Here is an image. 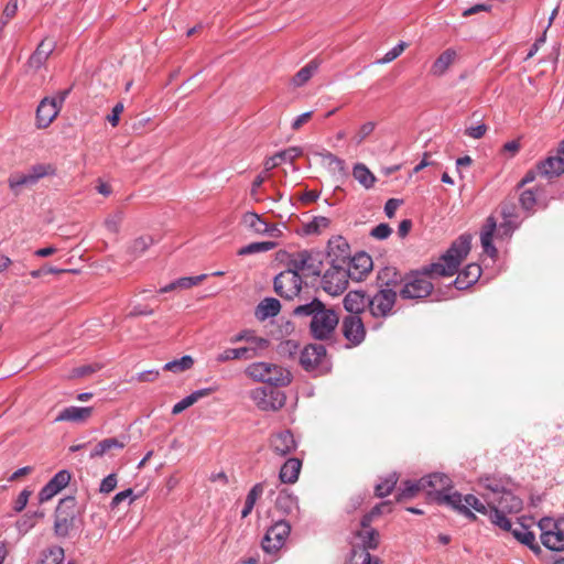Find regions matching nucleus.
Instances as JSON below:
<instances>
[{
	"label": "nucleus",
	"mask_w": 564,
	"mask_h": 564,
	"mask_svg": "<svg viewBox=\"0 0 564 564\" xmlns=\"http://www.w3.org/2000/svg\"><path fill=\"white\" fill-rule=\"evenodd\" d=\"M421 485H424L427 495H435L436 500L453 487L452 479L443 473H432L422 477Z\"/></svg>",
	"instance_id": "dca6fc26"
},
{
	"label": "nucleus",
	"mask_w": 564,
	"mask_h": 564,
	"mask_svg": "<svg viewBox=\"0 0 564 564\" xmlns=\"http://www.w3.org/2000/svg\"><path fill=\"white\" fill-rule=\"evenodd\" d=\"M538 173L547 178L557 177L564 173V160L560 156H549L536 165Z\"/></svg>",
	"instance_id": "c85d7f7f"
},
{
	"label": "nucleus",
	"mask_w": 564,
	"mask_h": 564,
	"mask_svg": "<svg viewBox=\"0 0 564 564\" xmlns=\"http://www.w3.org/2000/svg\"><path fill=\"white\" fill-rule=\"evenodd\" d=\"M392 232L391 227L388 224H379L376 226L371 231L370 236L378 239V240H384L387 239Z\"/></svg>",
	"instance_id": "e2e57ef3"
},
{
	"label": "nucleus",
	"mask_w": 564,
	"mask_h": 564,
	"mask_svg": "<svg viewBox=\"0 0 564 564\" xmlns=\"http://www.w3.org/2000/svg\"><path fill=\"white\" fill-rule=\"evenodd\" d=\"M206 276V274H199L196 276H183L175 280L176 286L177 289H191L192 286H195L204 281Z\"/></svg>",
	"instance_id": "052dcab7"
},
{
	"label": "nucleus",
	"mask_w": 564,
	"mask_h": 564,
	"mask_svg": "<svg viewBox=\"0 0 564 564\" xmlns=\"http://www.w3.org/2000/svg\"><path fill=\"white\" fill-rule=\"evenodd\" d=\"M194 360L191 356L185 355L182 356L180 359H174L172 361H169L164 365L163 369L166 371H171L174 373H180L185 370H188L193 367Z\"/></svg>",
	"instance_id": "3c124183"
},
{
	"label": "nucleus",
	"mask_w": 564,
	"mask_h": 564,
	"mask_svg": "<svg viewBox=\"0 0 564 564\" xmlns=\"http://www.w3.org/2000/svg\"><path fill=\"white\" fill-rule=\"evenodd\" d=\"M44 517L42 510L29 511L24 513L15 523L17 530L20 534H26L36 524L37 519Z\"/></svg>",
	"instance_id": "79ce46f5"
},
{
	"label": "nucleus",
	"mask_w": 564,
	"mask_h": 564,
	"mask_svg": "<svg viewBox=\"0 0 564 564\" xmlns=\"http://www.w3.org/2000/svg\"><path fill=\"white\" fill-rule=\"evenodd\" d=\"M276 247V242L274 241H259V242H251L247 246L241 247L238 250L239 256H249L254 253H261L267 252Z\"/></svg>",
	"instance_id": "49530a36"
},
{
	"label": "nucleus",
	"mask_w": 564,
	"mask_h": 564,
	"mask_svg": "<svg viewBox=\"0 0 564 564\" xmlns=\"http://www.w3.org/2000/svg\"><path fill=\"white\" fill-rule=\"evenodd\" d=\"M291 525L284 520L276 521L265 532L261 546L268 554H275L285 543Z\"/></svg>",
	"instance_id": "9b49d317"
},
{
	"label": "nucleus",
	"mask_w": 564,
	"mask_h": 564,
	"mask_svg": "<svg viewBox=\"0 0 564 564\" xmlns=\"http://www.w3.org/2000/svg\"><path fill=\"white\" fill-rule=\"evenodd\" d=\"M379 290L372 297H369L368 307L373 317H387L391 314L397 300V291L389 288Z\"/></svg>",
	"instance_id": "ddd939ff"
},
{
	"label": "nucleus",
	"mask_w": 564,
	"mask_h": 564,
	"mask_svg": "<svg viewBox=\"0 0 564 564\" xmlns=\"http://www.w3.org/2000/svg\"><path fill=\"white\" fill-rule=\"evenodd\" d=\"M326 358V348L322 344H310L301 351L300 364L307 371L315 376L322 375L321 366Z\"/></svg>",
	"instance_id": "2eb2a0df"
},
{
	"label": "nucleus",
	"mask_w": 564,
	"mask_h": 564,
	"mask_svg": "<svg viewBox=\"0 0 564 564\" xmlns=\"http://www.w3.org/2000/svg\"><path fill=\"white\" fill-rule=\"evenodd\" d=\"M54 175H56V167L53 164H35L26 174L10 176L8 184L13 192H17L21 186H32L41 178Z\"/></svg>",
	"instance_id": "9d476101"
},
{
	"label": "nucleus",
	"mask_w": 564,
	"mask_h": 564,
	"mask_svg": "<svg viewBox=\"0 0 564 564\" xmlns=\"http://www.w3.org/2000/svg\"><path fill=\"white\" fill-rule=\"evenodd\" d=\"M425 490L424 485H421V479L417 481L406 480L399 488L397 495L398 500L410 499L414 497L419 491Z\"/></svg>",
	"instance_id": "09e8293b"
},
{
	"label": "nucleus",
	"mask_w": 564,
	"mask_h": 564,
	"mask_svg": "<svg viewBox=\"0 0 564 564\" xmlns=\"http://www.w3.org/2000/svg\"><path fill=\"white\" fill-rule=\"evenodd\" d=\"M352 176L366 189L372 188L377 181L375 174L364 163H356L354 165Z\"/></svg>",
	"instance_id": "58836bf2"
},
{
	"label": "nucleus",
	"mask_w": 564,
	"mask_h": 564,
	"mask_svg": "<svg viewBox=\"0 0 564 564\" xmlns=\"http://www.w3.org/2000/svg\"><path fill=\"white\" fill-rule=\"evenodd\" d=\"M299 348H300V346L296 340L286 339V340L281 341L276 346V354L280 358L293 359L296 356Z\"/></svg>",
	"instance_id": "864d4df0"
},
{
	"label": "nucleus",
	"mask_w": 564,
	"mask_h": 564,
	"mask_svg": "<svg viewBox=\"0 0 564 564\" xmlns=\"http://www.w3.org/2000/svg\"><path fill=\"white\" fill-rule=\"evenodd\" d=\"M302 462L299 458H289L281 467L279 478L284 484H294L299 479Z\"/></svg>",
	"instance_id": "e433bc0d"
},
{
	"label": "nucleus",
	"mask_w": 564,
	"mask_h": 564,
	"mask_svg": "<svg viewBox=\"0 0 564 564\" xmlns=\"http://www.w3.org/2000/svg\"><path fill=\"white\" fill-rule=\"evenodd\" d=\"M56 43L53 39H44L37 45L35 52L29 58V65L33 68H40L44 65L48 56L55 50Z\"/></svg>",
	"instance_id": "2f4dec72"
},
{
	"label": "nucleus",
	"mask_w": 564,
	"mask_h": 564,
	"mask_svg": "<svg viewBox=\"0 0 564 564\" xmlns=\"http://www.w3.org/2000/svg\"><path fill=\"white\" fill-rule=\"evenodd\" d=\"M123 219L122 213H116L115 215L109 216L105 220V226L111 232H117L119 230L120 224Z\"/></svg>",
	"instance_id": "69168bd1"
},
{
	"label": "nucleus",
	"mask_w": 564,
	"mask_h": 564,
	"mask_svg": "<svg viewBox=\"0 0 564 564\" xmlns=\"http://www.w3.org/2000/svg\"><path fill=\"white\" fill-rule=\"evenodd\" d=\"M242 224L258 235L271 234V225L253 212H247L242 216Z\"/></svg>",
	"instance_id": "4c0bfd02"
},
{
	"label": "nucleus",
	"mask_w": 564,
	"mask_h": 564,
	"mask_svg": "<svg viewBox=\"0 0 564 564\" xmlns=\"http://www.w3.org/2000/svg\"><path fill=\"white\" fill-rule=\"evenodd\" d=\"M270 448L279 456H286L294 452L297 443L291 431L284 430L272 434L269 442Z\"/></svg>",
	"instance_id": "6ab92c4d"
},
{
	"label": "nucleus",
	"mask_w": 564,
	"mask_h": 564,
	"mask_svg": "<svg viewBox=\"0 0 564 564\" xmlns=\"http://www.w3.org/2000/svg\"><path fill=\"white\" fill-rule=\"evenodd\" d=\"M350 267L359 270L358 274L361 278L372 269V260L366 252H360L350 260Z\"/></svg>",
	"instance_id": "8fccbe9b"
},
{
	"label": "nucleus",
	"mask_w": 564,
	"mask_h": 564,
	"mask_svg": "<svg viewBox=\"0 0 564 564\" xmlns=\"http://www.w3.org/2000/svg\"><path fill=\"white\" fill-rule=\"evenodd\" d=\"M129 437L127 435H121L120 437L104 438L94 446L89 454V458L95 459L97 457H102L111 449H122L127 445Z\"/></svg>",
	"instance_id": "b1692460"
},
{
	"label": "nucleus",
	"mask_w": 564,
	"mask_h": 564,
	"mask_svg": "<svg viewBox=\"0 0 564 564\" xmlns=\"http://www.w3.org/2000/svg\"><path fill=\"white\" fill-rule=\"evenodd\" d=\"M398 482L397 473H391L387 477L380 479L375 486L376 496L383 498L391 494Z\"/></svg>",
	"instance_id": "a18cd8bd"
},
{
	"label": "nucleus",
	"mask_w": 564,
	"mask_h": 564,
	"mask_svg": "<svg viewBox=\"0 0 564 564\" xmlns=\"http://www.w3.org/2000/svg\"><path fill=\"white\" fill-rule=\"evenodd\" d=\"M509 532H511L517 541L528 546L534 554L539 555L542 552L541 546L535 540L534 532L530 531L529 527L523 522H517Z\"/></svg>",
	"instance_id": "4be33fe9"
},
{
	"label": "nucleus",
	"mask_w": 564,
	"mask_h": 564,
	"mask_svg": "<svg viewBox=\"0 0 564 564\" xmlns=\"http://www.w3.org/2000/svg\"><path fill=\"white\" fill-rule=\"evenodd\" d=\"M64 549L58 545H54L42 552L37 564H64Z\"/></svg>",
	"instance_id": "37998d69"
},
{
	"label": "nucleus",
	"mask_w": 564,
	"mask_h": 564,
	"mask_svg": "<svg viewBox=\"0 0 564 564\" xmlns=\"http://www.w3.org/2000/svg\"><path fill=\"white\" fill-rule=\"evenodd\" d=\"M497 228V223L492 216L488 217L485 226L480 232V241L484 249V252L488 254L490 258H496L498 250L492 242L494 232Z\"/></svg>",
	"instance_id": "7c9ffc66"
},
{
	"label": "nucleus",
	"mask_w": 564,
	"mask_h": 564,
	"mask_svg": "<svg viewBox=\"0 0 564 564\" xmlns=\"http://www.w3.org/2000/svg\"><path fill=\"white\" fill-rule=\"evenodd\" d=\"M471 247L469 235H462L454 240L451 247L443 253L437 262L429 264V271H434L436 276H452L458 272L463 260L467 257Z\"/></svg>",
	"instance_id": "7ed1b4c3"
},
{
	"label": "nucleus",
	"mask_w": 564,
	"mask_h": 564,
	"mask_svg": "<svg viewBox=\"0 0 564 564\" xmlns=\"http://www.w3.org/2000/svg\"><path fill=\"white\" fill-rule=\"evenodd\" d=\"M372 520L373 517L369 512L362 517L360 521L361 528L355 534V542L365 543L368 547L377 549L379 533L376 529L371 528Z\"/></svg>",
	"instance_id": "aec40b11"
},
{
	"label": "nucleus",
	"mask_w": 564,
	"mask_h": 564,
	"mask_svg": "<svg viewBox=\"0 0 564 564\" xmlns=\"http://www.w3.org/2000/svg\"><path fill=\"white\" fill-rule=\"evenodd\" d=\"M75 498L69 496L62 499L56 508V517L54 522V533L59 538L68 535L74 525V508Z\"/></svg>",
	"instance_id": "f8f14e48"
},
{
	"label": "nucleus",
	"mask_w": 564,
	"mask_h": 564,
	"mask_svg": "<svg viewBox=\"0 0 564 564\" xmlns=\"http://www.w3.org/2000/svg\"><path fill=\"white\" fill-rule=\"evenodd\" d=\"M520 205L525 210H531L536 203V197L533 191H523L520 195Z\"/></svg>",
	"instance_id": "680f3d73"
},
{
	"label": "nucleus",
	"mask_w": 564,
	"mask_h": 564,
	"mask_svg": "<svg viewBox=\"0 0 564 564\" xmlns=\"http://www.w3.org/2000/svg\"><path fill=\"white\" fill-rule=\"evenodd\" d=\"M481 275V268L477 263H469L462 271L458 272V275L453 281V285L457 290H466L467 288L475 284Z\"/></svg>",
	"instance_id": "5701e85b"
},
{
	"label": "nucleus",
	"mask_w": 564,
	"mask_h": 564,
	"mask_svg": "<svg viewBox=\"0 0 564 564\" xmlns=\"http://www.w3.org/2000/svg\"><path fill=\"white\" fill-rule=\"evenodd\" d=\"M478 486L484 489L480 492L487 505L501 506L508 512H519L522 509V500L514 495L513 480L500 474L484 475L478 479Z\"/></svg>",
	"instance_id": "f03ea898"
},
{
	"label": "nucleus",
	"mask_w": 564,
	"mask_h": 564,
	"mask_svg": "<svg viewBox=\"0 0 564 564\" xmlns=\"http://www.w3.org/2000/svg\"><path fill=\"white\" fill-rule=\"evenodd\" d=\"M538 528L544 547L553 552L564 551V517H543L539 520Z\"/></svg>",
	"instance_id": "0eeeda50"
},
{
	"label": "nucleus",
	"mask_w": 564,
	"mask_h": 564,
	"mask_svg": "<svg viewBox=\"0 0 564 564\" xmlns=\"http://www.w3.org/2000/svg\"><path fill=\"white\" fill-rule=\"evenodd\" d=\"M341 329L344 337L352 345H359L366 336L364 323L358 315H349L343 319Z\"/></svg>",
	"instance_id": "a211bd4d"
},
{
	"label": "nucleus",
	"mask_w": 564,
	"mask_h": 564,
	"mask_svg": "<svg viewBox=\"0 0 564 564\" xmlns=\"http://www.w3.org/2000/svg\"><path fill=\"white\" fill-rule=\"evenodd\" d=\"M464 502L470 510L474 509L475 511L481 514H488V512L490 511V508L488 507L487 502L484 503L482 501H480L479 498L471 494L464 496Z\"/></svg>",
	"instance_id": "6e6d98bb"
},
{
	"label": "nucleus",
	"mask_w": 564,
	"mask_h": 564,
	"mask_svg": "<svg viewBox=\"0 0 564 564\" xmlns=\"http://www.w3.org/2000/svg\"><path fill=\"white\" fill-rule=\"evenodd\" d=\"M303 279L293 268L286 265V269L275 275L273 280L274 292L285 300L300 297Z\"/></svg>",
	"instance_id": "6e6552de"
},
{
	"label": "nucleus",
	"mask_w": 564,
	"mask_h": 564,
	"mask_svg": "<svg viewBox=\"0 0 564 564\" xmlns=\"http://www.w3.org/2000/svg\"><path fill=\"white\" fill-rule=\"evenodd\" d=\"M72 475L68 470L62 469L56 473L53 478L39 492L41 503L48 501L61 490H63L70 481Z\"/></svg>",
	"instance_id": "f3484780"
},
{
	"label": "nucleus",
	"mask_w": 564,
	"mask_h": 564,
	"mask_svg": "<svg viewBox=\"0 0 564 564\" xmlns=\"http://www.w3.org/2000/svg\"><path fill=\"white\" fill-rule=\"evenodd\" d=\"M31 496V491L24 489L22 490L18 498L14 501L13 509L15 512H21L28 505L29 498Z\"/></svg>",
	"instance_id": "774afa93"
},
{
	"label": "nucleus",
	"mask_w": 564,
	"mask_h": 564,
	"mask_svg": "<svg viewBox=\"0 0 564 564\" xmlns=\"http://www.w3.org/2000/svg\"><path fill=\"white\" fill-rule=\"evenodd\" d=\"M292 315L301 319L308 318L310 335L319 341L333 339L339 324L338 313L317 297L296 305L292 310Z\"/></svg>",
	"instance_id": "f257e3e1"
},
{
	"label": "nucleus",
	"mask_w": 564,
	"mask_h": 564,
	"mask_svg": "<svg viewBox=\"0 0 564 564\" xmlns=\"http://www.w3.org/2000/svg\"><path fill=\"white\" fill-rule=\"evenodd\" d=\"M430 276H436L434 271H429V264L420 270L412 271L406 274L399 290V295L403 300H421L427 297L433 291V284Z\"/></svg>",
	"instance_id": "20e7f679"
},
{
	"label": "nucleus",
	"mask_w": 564,
	"mask_h": 564,
	"mask_svg": "<svg viewBox=\"0 0 564 564\" xmlns=\"http://www.w3.org/2000/svg\"><path fill=\"white\" fill-rule=\"evenodd\" d=\"M61 108L56 99L45 97L36 109V123L39 128H46L58 115Z\"/></svg>",
	"instance_id": "412c9836"
},
{
	"label": "nucleus",
	"mask_w": 564,
	"mask_h": 564,
	"mask_svg": "<svg viewBox=\"0 0 564 564\" xmlns=\"http://www.w3.org/2000/svg\"><path fill=\"white\" fill-rule=\"evenodd\" d=\"M490 511L488 512L490 521L505 531H510L512 528L511 521L507 518L508 510L501 508V506L489 505Z\"/></svg>",
	"instance_id": "a19ab883"
},
{
	"label": "nucleus",
	"mask_w": 564,
	"mask_h": 564,
	"mask_svg": "<svg viewBox=\"0 0 564 564\" xmlns=\"http://www.w3.org/2000/svg\"><path fill=\"white\" fill-rule=\"evenodd\" d=\"M153 239L150 236H142L133 240L130 246V250L133 254L139 256L143 253L151 245Z\"/></svg>",
	"instance_id": "13d9d810"
},
{
	"label": "nucleus",
	"mask_w": 564,
	"mask_h": 564,
	"mask_svg": "<svg viewBox=\"0 0 564 564\" xmlns=\"http://www.w3.org/2000/svg\"><path fill=\"white\" fill-rule=\"evenodd\" d=\"M259 352H254L253 348H247V347H239V348H227L223 352H220L216 360L218 362H226L229 360L235 359H253L256 357H259Z\"/></svg>",
	"instance_id": "c9c22d12"
},
{
	"label": "nucleus",
	"mask_w": 564,
	"mask_h": 564,
	"mask_svg": "<svg viewBox=\"0 0 564 564\" xmlns=\"http://www.w3.org/2000/svg\"><path fill=\"white\" fill-rule=\"evenodd\" d=\"M369 296L362 291H349L343 301L344 308L351 313V315H358L365 311L368 306Z\"/></svg>",
	"instance_id": "a878e982"
},
{
	"label": "nucleus",
	"mask_w": 564,
	"mask_h": 564,
	"mask_svg": "<svg viewBox=\"0 0 564 564\" xmlns=\"http://www.w3.org/2000/svg\"><path fill=\"white\" fill-rule=\"evenodd\" d=\"M351 274L350 269L332 264L322 275L321 286L327 294L337 296L347 289Z\"/></svg>",
	"instance_id": "1a4fd4ad"
},
{
	"label": "nucleus",
	"mask_w": 564,
	"mask_h": 564,
	"mask_svg": "<svg viewBox=\"0 0 564 564\" xmlns=\"http://www.w3.org/2000/svg\"><path fill=\"white\" fill-rule=\"evenodd\" d=\"M212 392V389L204 388L196 390L192 392L191 394L183 398L181 401L175 403L172 408V414L177 415L182 413L187 408L192 406L194 403H196L199 399L208 395Z\"/></svg>",
	"instance_id": "ea45409f"
},
{
	"label": "nucleus",
	"mask_w": 564,
	"mask_h": 564,
	"mask_svg": "<svg viewBox=\"0 0 564 564\" xmlns=\"http://www.w3.org/2000/svg\"><path fill=\"white\" fill-rule=\"evenodd\" d=\"M278 387L260 388L253 391L252 399L263 411H276L284 406L286 397Z\"/></svg>",
	"instance_id": "4468645a"
},
{
	"label": "nucleus",
	"mask_w": 564,
	"mask_h": 564,
	"mask_svg": "<svg viewBox=\"0 0 564 564\" xmlns=\"http://www.w3.org/2000/svg\"><path fill=\"white\" fill-rule=\"evenodd\" d=\"M248 377L258 382H265L270 387H285L291 380V372L281 367L269 362H253L246 369Z\"/></svg>",
	"instance_id": "39448f33"
},
{
	"label": "nucleus",
	"mask_w": 564,
	"mask_h": 564,
	"mask_svg": "<svg viewBox=\"0 0 564 564\" xmlns=\"http://www.w3.org/2000/svg\"><path fill=\"white\" fill-rule=\"evenodd\" d=\"M93 413L91 406H67L55 417V422H85Z\"/></svg>",
	"instance_id": "c756f323"
},
{
	"label": "nucleus",
	"mask_w": 564,
	"mask_h": 564,
	"mask_svg": "<svg viewBox=\"0 0 564 564\" xmlns=\"http://www.w3.org/2000/svg\"><path fill=\"white\" fill-rule=\"evenodd\" d=\"M263 490H264V486L262 482H258L248 492L247 497H246V501H245V506H243V509L241 510V517L242 518H246L248 517L258 498L263 494Z\"/></svg>",
	"instance_id": "c03bdc74"
},
{
	"label": "nucleus",
	"mask_w": 564,
	"mask_h": 564,
	"mask_svg": "<svg viewBox=\"0 0 564 564\" xmlns=\"http://www.w3.org/2000/svg\"><path fill=\"white\" fill-rule=\"evenodd\" d=\"M375 121H367L360 126L352 140L357 145H360L376 129Z\"/></svg>",
	"instance_id": "4d7b16f0"
},
{
	"label": "nucleus",
	"mask_w": 564,
	"mask_h": 564,
	"mask_svg": "<svg viewBox=\"0 0 564 564\" xmlns=\"http://www.w3.org/2000/svg\"><path fill=\"white\" fill-rule=\"evenodd\" d=\"M457 58V52L455 48H447L442 52L438 57L433 62L430 73L432 76L442 77L444 76L449 67L454 64Z\"/></svg>",
	"instance_id": "cd10ccee"
},
{
	"label": "nucleus",
	"mask_w": 564,
	"mask_h": 564,
	"mask_svg": "<svg viewBox=\"0 0 564 564\" xmlns=\"http://www.w3.org/2000/svg\"><path fill=\"white\" fill-rule=\"evenodd\" d=\"M240 341L249 343L250 346H247V348H253L254 352L259 354L260 351L267 349L270 345V341L267 338L258 337L256 332L252 329H242L230 338L231 344H237Z\"/></svg>",
	"instance_id": "bb28decb"
},
{
	"label": "nucleus",
	"mask_w": 564,
	"mask_h": 564,
	"mask_svg": "<svg viewBox=\"0 0 564 564\" xmlns=\"http://www.w3.org/2000/svg\"><path fill=\"white\" fill-rule=\"evenodd\" d=\"M323 159V162L326 164L327 169L333 173L345 174L346 173V163L343 159L337 155L325 151L319 154Z\"/></svg>",
	"instance_id": "de8ad7c7"
},
{
	"label": "nucleus",
	"mask_w": 564,
	"mask_h": 564,
	"mask_svg": "<svg viewBox=\"0 0 564 564\" xmlns=\"http://www.w3.org/2000/svg\"><path fill=\"white\" fill-rule=\"evenodd\" d=\"M18 11V3L15 0H10L3 9L1 23L6 24L10 19H12Z\"/></svg>",
	"instance_id": "338daca9"
},
{
	"label": "nucleus",
	"mask_w": 564,
	"mask_h": 564,
	"mask_svg": "<svg viewBox=\"0 0 564 564\" xmlns=\"http://www.w3.org/2000/svg\"><path fill=\"white\" fill-rule=\"evenodd\" d=\"M281 311V303L275 297H264L254 308V316L258 321L263 322L268 318L276 316Z\"/></svg>",
	"instance_id": "72a5a7b5"
},
{
	"label": "nucleus",
	"mask_w": 564,
	"mask_h": 564,
	"mask_svg": "<svg viewBox=\"0 0 564 564\" xmlns=\"http://www.w3.org/2000/svg\"><path fill=\"white\" fill-rule=\"evenodd\" d=\"M437 501L440 503L451 506L453 509L470 520H476L475 513L465 505V502L463 503L464 497L457 491L452 494L446 491L437 499Z\"/></svg>",
	"instance_id": "473e14b6"
},
{
	"label": "nucleus",
	"mask_w": 564,
	"mask_h": 564,
	"mask_svg": "<svg viewBox=\"0 0 564 564\" xmlns=\"http://www.w3.org/2000/svg\"><path fill=\"white\" fill-rule=\"evenodd\" d=\"M330 224V220L324 216H316L311 221L306 223L303 227L304 234L306 235H317L323 229L327 228Z\"/></svg>",
	"instance_id": "5fc2aeb1"
},
{
	"label": "nucleus",
	"mask_w": 564,
	"mask_h": 564,
	"mask_svg": "<svg viewBox=\"0 0 564 564\" xmlns=\"http://www.w3.org/2000/svg\"><path fill=\"white\" fill-rule=\"evenodd\" d=\"M404 42H399L395 46H393L390 51H388L382 58H380L377 63L379 64H388L398 58L405 48Z\"/></svg>",
	"instance_id": "bf43d9fd"
},
{
	"label": "nucleus",
	"mask_w": 564,
	"mask_h": 564,
	"mask_svg": "<svg viewBox=\"0 0 564 564\" xmlns=\"http://www.w3.org/2000/svg\"><path fill=\"white\" fill-rule=\"evenodd\" d=\"M372 547H368L365 543L352 542L349 557L346 564H380L377 556L370 554Z\"/></svg>",
	"instance_id": "393cba45"
},
{
	"label": "nucleus",
	"mask_w": 564,
	"mask_h": 564,
	"mask_svg": "<svg viewBox=\"0 0 564 564\" xmlns=\"http://www.w3.org/2000/svg\"><path fill=\"white\" fill-rule=\"evenodd\" d=\"M317 68L318 64L315 61L310 62L295 74L293 84L297 87L303 86L312 78Z\"/></svg>",
	"instance_id": "603ef678"
},
{
	"label": "nucleus",
	"mask_w": 564,
	"mask_h": 564,
	"mask_svg": "<svg viewBox=\"0 0 564 564\" xmlns=\"http://www.w3.org/2000/svg\"><path fill=\"white\" fill-rule=\"evenodd\" d=\"M302 152L303 151L300 147H290L282 150L265 160L264 169L265 171H270L283 162H293L302 154Z\"/></svg>",
	"instance_id": "f704fd0d"
},
{
	"label": "nucleus",
	"mask_w": 564,
	"mask_h": 564,
	"mask_svg": "<svg viewBox=\"0 0 564 564\" xmlns=\"http://www.w3.org/2000/svg\"><path fill=\"white\" fill-rule=\"evenodd\" d=\"M324 253L316 249H304L288 256L285 265L306 276H319L324 262Z\"/></svg>",
	"instance_id": "423d86ee"
},
{
	"label": "nucleus",
	"mask_w": 564,
	"mask_h": 564,
	"mask_svg": "<svg viewBox=\"0 0 564 564\" xmlns=\"http://www.w3.org/2000/svg\"><path fill=\"white\" fill-rule=\"evenodd\" d=\"M117 487V475L116 474H109L106 476L99 486V491L101 494H109Z\"/></svg>",
	"instance_id": "0e129e2a"
}]
</instances>
